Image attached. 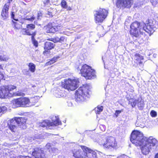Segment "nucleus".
Returning a JSON list of instances; mask_svg holds the SVG:
<instances>
[{"instance_id": "1", "label": "nucleus", "mask_w": 158, "mask_h": 158, "mask_svg": "<svg viewBox=\"0 0 158 158\" xmlns=\"http://www.w3.org/2000/svg\"><path fill=\"white\" fill-rule=\"evenodd\" d=\"M131 141L136 146H141L142 153L144 155L148 154L150 150L154 148L157 142L155 138L150 137L148 139L143 136V133L138 131H133L131 135Z\"/></svg>"}, {"instance_id": "2", "label": "nucleus", "mask_w": 158, "mask_h": 158, "mask_svg": "<svg viewBox=\"0 0 158 158\" xmlns=\"http://www.w3.org/2000/svg\"><path fill=\"white\" fill-rule=\"evenodd\" d=\"M149 20L147 21L146 23H141L136 21L133 23L130 27L131 35L136 37L140 35H146L145 32L148 33L150 35L154 31L153 26L150 24Z\"/></svg>"}, {"instance_id": "3", "label": "nucleus", "mask_w": 158, "mask_h": 158, "mask_svg": "<svg viewBox=\"0 0 158 158\" xmlns=\"http://www.w3.org/2000/svg\"><path fill=\"white\" fill-rule=\"evenodd\" d=\"M16 88V86L11 85L1 87L0 88V98H6L14 96H23L24 94L22 92H10Z\"/></svg>"}, {"instance_id": "4", "label": "nucleus", "mask_w": 158, "mask_h": 158, "mask_svg": "<svg viewBox=\"0 0 158 158\" xmlns=\"http://www.w3.org/2000/svg\"><path fill=\"white\" fill-rule=\"evenodd\" d=\"M34 98H32L31 100L27 98H20L12 101V106L13 108L19 107H27L35 105L34 103L31 102L34 101Z\"/></svg>"}, {"instance_id": "5", "label": "nucleus", "mask_w": 158, "mask_h": 158, "mask_svg": "<svg viewBox=\"0 0 158 158\" xmlns=\"http://www.w3.org/2000/svg\"><path fill=\"white\" fill-rule=\"evenodd\" d=\"M80 72L81 75L86 79H94L96 76L94 70L86 64L82 66Z\"/></svg>"}, {"instance_id": "6", "label": "nucleus", "mask_w": 158, "mask_h": 158, "mask_svg": "<svg viewBox=\"0 0 158 158\" xmlns=\"http://www.w3.org/2000/svg\"><path fill=\"white\" fill-rule=\"evenodd\" d=\"M26 121L27 119L25 117H15L8 123L9 128L12 131L15 132L18 125H25Z\"/></svg>"}, {"instance_id": "7", "label": "nucleus", "mask_w": 158, "mask_h": 158, "mask_svg": "<svg viewBox=\"0 0 158 158\" xmlns=\"http://www.w3.org/2000/svg\"><path fill=\"white\" fill-rule=\"evenodd\" d=\"M99 143L104 148L108 149H114L117 146L115 139L112 136H109L106 138L103 143L99 142Z\"/></svg>"}, {"instance_id": "8", "label": "nucleus", "mask_w": 158, "mask_h": 158, "mask_svg": "<svg viewBox=\"0 0 158 158\" xmlns=\"http://www.w3.org/2000/svg\"><path fill=\"white\" fill-rule=\"evenodd\" d=\"M81 147L82 150L81 151L80 158H97L96 153L94 151L83 146Z\"/></svg>"}, {"instance_id": "9", "label": "nucleus", "mask_w": 158, "mask_h": 158, "mask_svg": "<svg viewBox=\"0 0 158 158\" xmlns=\"http://www.w3.org/2000/svg\"><path fill=\"white\" fill-rule=\"evenodd\" d=\"M78 81L77 79H66L64 83L62 84V87L69 90H74L78 87L79 82Z\"/></svg>"}, {"instance_id": "10", "label": "nucleus", "mask_w": 158, "mask_h": 158, "mask_svg": "<svg viewBox=\"0 0 158 158\" xmlns=\"http://www.w3.org/2000/svg\"><path fill=\"white\" fill-rule=\"evenodd\" d=\"M107 14V11L104 9L100 8L99 10L94 11L96 22H102L106 18Z\"/></svg>"}, {"instance_id": "11", "label": "nucleus", "mask_w": 158, "mask_h": 158, "mask_svg": "<svg viewBox=\"0 0 158 158\" xmlns=\"http://www.w3.org/2000/svg\"><path fill=\"white\" fill-rule=\"evenodd\" d=\"M89 86L83 85L80 87V101L84 102L89 97Z\"/></svg>"}, {"instance_id": "12", "label": "nucleus", "mask_w": 158, "mask_h": 158, "mask_svg": "<svg viewBox=\"0 0 158 158\" xmlns=\"http://www.w3.org/2000/svg\"><path fill=\"white\" fill-rule=\"evenodd\" d=\"M52 122H50L48 120H45L40 124V126L44 127L51 126H57L61 124V122L56 116L53 117Z\"/></svg>"}, {"instance_id": "13", "label": "nucleus", "mask_w": 158, "mask_h": 158, "mask_svg": "<svg viewBox=\"0 0 158 158\" xmlns=\"http://www.w3.org/2000/svg\"><path fill=\"white\" fill-rule=\"evenodd\" d=\"M133 3V0H117L116 4L118 8H127L131 7Z\"/></svg>"}, {"instance_id": "14", "label": "nucleus", "mask_w": 158, "mask_h": 158, "mask_svg": "<svg viewBox=\"0 0 158 158\" xmlns=\"http://www.w3.org/2000/svg\"><path fill=\"white\" fill-rule=\"evenodd\" d=\"M32 155L35 158H42L45 156V157H48L45 155L41 149L39 148L34 149V151L32 152Z\"/></svg>"}, {"instance_id": "15", "label": "nucleus", "mask_w": 158, "mask_h": 158, "mask_svg": "<svg viewBox=\"0 0 158 158\" xmlns=\"http://www.w3.org/2000/svg\"><path fill=\"white\" fill-rule=\"evenodd\" d=\"M60 27L58 26H53L51 23H49L45 26L44 28L48 33H55L58 31Z\"/></svg>"}, {"instance_id": "16", "label": "nucleus", "mask_w": 158, "mask_h": 158, "mask_svg": "<svg viewBox=\"0 0 158 158\" xmlns=\"http://www.w3.org/2000/svg\"><path fill=\"white\" fill-rule=\"evenodd\" d=\"M9 9V4H5L3 6L1 13V15L3 19H5L8 17Z\"/></svg>"}, {"instance_id": "17", "label": "nucleus", "mask_w": 158, "mask_h": 158, "mask_svg": "<svg viewBox=\"0 0 158 158\" xmlns=\"http://www.w3.org/2000/svg\"><path fill=\"white\" fill-rule=\"evenodd\" d=\"M35 25L33 24H28L27 26V29L24 31L23 33V34L24 35H35V33L29 31V29L33 30L35 28Z\"/></svg>"}, {"instance_id": "18", "label": "nucleus", "mask_w": 158, "mask_h": 158, "mask_svg": "<svg viewBox=\"0 0 158 158\" xmlns=\"http://www.w3.org/2000/svg\"><path fill=\"white\" fill-rule=\"evenodd\" d=\"M55 44L53 42H46L45 43L44 47L45 51L44 52V53L45 54L48 52V50H51L54 48Z\"/></svg>"}, {"instance_id": "19", "label": "nucleus", "mask_w": 158, "mask_h": 158, "mask_svg": "<svg viewBox=\"0 0 158 158\" xmlns=\"http://www.w3.org/2000/svg\"><path fill=\"white\" fill-rule=\"evenodd\" d=\"M43 3L41 5V6L43 8H46L50 6V5L49 0H43Z\"/></svg>"}, {"instance_id": "20", "label": "nucleus", "mask_w": 158, "mask_h": 158, "mask_svg": "<svg viewBox=\"0 0 158 158\" xmlns=\"http://www.w3.org/2000/svg\"><path fill=\"white\" fill-rule=\"evenodd\" d=\"M61 7L67 10H70V8L68 7L66 2L64 0H62L61 2Z\"/></svg>"}, {"instance_id": "21", "label": "nucleus", "mask_w": 158, "mask_h": 158, "mask_svg": "<svg viewBox=\"0 0 158 158\" xmlns=\"http://www.w3.org/2000/svg\"><path fill=\"white\" fill-rule=\"evenodd\" d=\"M28 66L29 70L32 73H34L35 71V65L33 63H30L29 64Z\"/></svg>"}, {"instance_id": "22", "label": "nucleus", "mask_w": 158, "mask_h": 158, "mask_svg": "<svg viewBox=\"0 0 158 158\" xmlns=\"http://www.w3.org/2000/svg\"><path fill=\"white\" fill-rule=\"evenodd\" d=\"M132 101H129V104H131V106L133 107H135L136 104L138 103L139 99H132Z\"/></svg>"}, {"instance_id": "23", "label": "nucleus", "mask_w": 158, "mask_h": 158, "mask_svg": "<svg viewBox=\"0 0 158 158\" xmlns=\"http://www.w3.org/2000/svg\"><path fill=\"white\" fill-rule=\"evenodd\" d=\"M103 107L102 106H98L97 108H95V110L96 111V114H99L100 112L102 111Z\"/></svg>"}, {"instance_id": "24", "label": "nucleus", "mask_w": 158, "mask_h": 158, "mask_svg": "<svg viewBox=\"0 0 158 158\" xmlns=\"http://www.w3.org/2000/svg\"><path fill=\"white\" fill-rule=\"evenodd\" d=\"M135 59L137 60H143V56H140L139 54H136L135 56Z\"/></svg>"}, {"instance_id": "25", "label": "nucleus", "mask_w": 158, "mask_h": 158, "mask_svg": "<svg viewBox=\"0 0 158 158\" xmlns=\"http://www.w3.org/2000/svg\"><path fill=\"white\" fill-rule=\"evenodd\" d=\"M73 156L76 158H79V151L78 149H74L73 151Z\"/></svg>"}, {"instance_id": "26", "label": "nucleus", "mask_w": 158, "mask_h": 158, "mask_svg": "<svg viewBox=\"0 0 158 158\" xmlns=\"http://www.w3.org/2000/svg\"><path fill=\"white\" fill-rule=\"evenodd\" d=\"M7 110L6 107L5 106H0V115H2Z\"/></svg>"}, {"instance_id": "27", "label": "nucleus", "mask_w": 158, "mask_h": 158, "mask_svg": "<svg viewBox=\"0 0 158 158\" xmlns=\"http://www.w3.org/2000/svg\"><path fill=\"white\" fill-rule=\"evenodd\" d=\"M34 35H32L31 36V40L32 42V43L35 46V47H37L38 45V43L37 41L35 40V39L34 38Z\"/></svg>"}, {"instance_id": "28", "label": "nucleus", "mask_w": 158, "mask_h": 158, "mask_svg": "<svg viewBox=\"0 0 158 158\" xmlns=\"http://www.w3.org/2000/svg\"><path fill=\"white\" fill-rule=\"evenodd\" d=\"M51 150V153H50L51 154V153H57L58 152V149L54 147L52 148L51 150H49V152H50Z\"/></svg>"}, {"instance_id": "29", "label": "nucleus", "mask_w": 158, "mask_h": 158, "mask_svg": "<svg viewBox=\"0 0 158 158\" xmlns=\"http://www.w3.org/2000/svg\"><path fill=\"white\" fill-rule=\"evenodd\" d=\"M8 59V58L5 56H2L0 55V61H6Z\"/></svg>"}, {"instance_id": "30", "label": "nucleus", "mask_w": 158, "mask_h": 158, "mask_svg": "<svg viewBox=\"0 0 158 158\" xmlns=\"http://www.w3.org/2000/svg\"><path fill=\"white\" fill-rule=\"evenodd\" d=\"M55 62V60H52V59L49 61L47 62L46 63L47 65H50Z\"/></svg>"}, {"instance_id": "31", "label": "nucleus", "mask_w": 158, "mask_h": 158, "mask_svg": "<svg viewBox=\"0 0 158 158\" xmlns=\"http://www.w3.org/2000/svg\"><path fill=\"white\" fill-rule=\"evenodd\" d=\"M65 40H66V37L65 36L63 35L60 38V42L61 43L64 42Z\"/></svg>"}, {"instance_id": "32", "label": "nucleus", "mask_w": 158, "mask_h": 158, "mask_svg": "<svg viewBox=\"0 0 158 158\" xmlns=\"http://www.w3.org/2000/svg\"><path fill=\"white\" fill-rule=\"evenodd\" d=\"M150 114L152 117H155L157 115L156 112L153 110H152L151 111Z\"/></svg>"}, {"instance_id": "33", "label": "nucleus", "mask_w": 158, "mask_h": 158, "mask_svg": "<svg viewBox=\"0 0 158 158\" xmlns=\"http://www.w3.org/2000/svg\"><path fill=\"white\" fill-rule=\"evenodd\" d=\"M53 40L54 42H60V38L58 37H56L53 38Z\"/></svg>"}, {"instance_id": "34", "label": "nucleus", "mask_w": 158, "mask_h": 158, "mask_svg": "<svg viewBox=\"0 0 158 158\" xmlns=\"http://www.w3.org/2000/svg\"><path fill=\"white\" fill-rule=\"evenodd\" d=\"M10 158H31L28 156H18L17 157L12 156L10 157Z\"/></svg>"}, {"instance_id": "35", "label": "nucleus", "mask_w": 158, "mask_h": 158, "mask_svg": "<svg viewBox=\"0 0 158 158\" xmlns=\"http://www.w3.org/2000/svg\"><path fill=\"white\" fill-rule=\"evenodd\" d=\"M79 89H78V90H77L76 91V92L75 94V95L76 96H77V98L76 99V101L77 102H78V96L79 94L78 91V90Z\"/></svg>"}, {"instance_id": "36", "label": "nucleus", "mask_w": 158, "mask_h": 158, "mask_svg": "<svg viewBox=\"0 0 158 158\" xmlns=\"http://www.w3.org/2000/svg\"><path fill=\"white\" fill-rule=\"evenodd\" d=\"M24 20H28L33 21L35 19V17H34L33 16H32L31 17L29 18H27V17H26L25 18H24Z\"/></svg>"}, {"instance_id": "37", "label": "nucleus", "mask_w": 158, "mask_h": 158, "mask_svg": "<svg viewBox=\"0 0 158 158\" xmlns=\"http://www.w3.org/2000/svg\"><path fill=\"white\" fill-rule=\"evenodd\" d=\"M121 112V111L120 110H116L115 112V115L116 117H117L118 115Z\"/></svg>"}, {"instance_id": "38", "label": "nucleus", "mask_w": 158, "mask_h": 158, "mask_svg": "<svg viewBox=\"0 0 158 158\" xmlns=\"http://www.w3.org/2000/svg\"><path fill=\"white\" fill-rule=\"evenodd\" d=\"M138 106L139 107H142L143 106V102H142L141 101L139 102V101L138 104Z\"/></svg>"}, {"instance_id": "39", "label": "nucleus", "mask_w": 158, "mask_h": 158, "mask_svg": "<svg viewBox=\"0 0 158 158\" xmlns=\"http://www.w3.org/2000/svg\"><path fill=\"white\" fill-rule=\"evenodd\" d=\"M150 1L153 5L155 6L157 4V2L156 1H154V0H150Z\"/></svg>"}, {"instance_id": "40", "label": "nucleus", "mask_w": 158, "mask_h": 158, "mask_svg": "<svg viewBox=\"0 0 158 158\" xmlns=\"http://www.w3.org/2000/svg\"><path fill=\"white\" fill-rule=\"evenodd\" d=\"M46 148L49 149L51 147V145L50 143H48L45 146Z\"/></svg>"}, {"instance_id": "41", "label": "nucleus", "mask_w": 158, "mask_h": 158, "mask_svg": "<svg viewBox=\"0 0 158 158\" xmlns=\"http://www.w3.org/2000/svg\"><path fill=\"white\" fill-rule=\"evenodd\" d=\"M59 58V56L54 57L53 58H52V59L55 60V62H56L57 61V60Z\"/></svg>"}, {"instance_id": "42", "label": "nucleus", "mask_w": 158, "mask_h": 158, "mask_svg": "<svg viewBox=\"0 0 158 158\" xmlns=\"http://www.w3.org/2000/svg\"><path fill=\"white\" fill-rule=\"evenodd\" d=\"M11 16L12 18L13 19H14L15 20H16L14 18V17L15 16V14H14V12H12V14H11Z\"/></svg>"}, {"instance_id": "43", "label": "nucleus", "mask_w": 158, "mask_h": 158, "mask_svg": "<svg viewBox=\"0 0 158 158\" xmlns=\"http://www.w3.org/2000/svg\"><path fill=\"white\" fill-rule=\"evenodd\" d=\"M7 144H2H2H0V150L2 148V146H6V145H7Z\"/></svg>"}, {"instance_id": "44", "label": "nucleus", "mask_w": 158, "mask_h": 158, "mask_svg": "<svg viewBox=\"0 0 158 158\" xmlns=\"http://www.w3.org/2000/svg\"><path fill=\"white\" fill-rule=\"evenodd\" d=\"M106 32L105 31H104L103 33L101 34L100 35L101 37H102L105 34Z\"/></svg>"}, {"instance_id": "45", "label": "nucleus", "mask_w": 158, "mask_h": 158, "mask_svg": "<svg viewBox=\"0 0 158 158\" xmlns=\"http://www.w3.org/2000/svg\"><path fill=\"white\" fill-rule=\"evenodd\" d=\"M125 157H127V156L125 155H123V156H121L119 158H125Z\"/></svg>"}, {"instance_id": "46", "label": "nucleus", "mask_w": 158, "mask_h": 158, "mask_svg": "<svg viewBox=\"0 0 158 158\" xmlns=\"http://www.w3.org/2000/svg\"><path fill=\"white\" fill-rule=\"evenodd\" d=\"M98 27L101 30H103V27L102 26H100Z\"/></svg>"}, {"instance_id": "47", "label": "nucleus", "mask_w": 158, "mask_h": 158, "mask_svg": "<svg viewBox=\"0 0 158 158\" xmlns=\"http://www.w3.org/2000/svg\"><path fill=\"white\" fill-rule=\"evenodd\" d=\"M140 61L139 62V65L140 66H141L142 65L143 62L142 61H141V60H140Z\"/></svg>"}, {"instance_id": "48", "label": "nucleus", "mask_w": 158, "mask_h": 158, "mask_svg": "<svg viewBox=\"0 0 158 158\" xmlns=\"http://www.w3.org/2000/svg\"><path fill=\"white\" fill-rule=\"evenodd\" d=\"M12 1V0H8V2L6 4H9V3L11 2Z\"/></svg>"}, {"instance_id": "49", "label": "nucleus", "mask_w": 158, "mask_h": 158, "mask_svg": "<svg viewBox=\"0 0 158 158\" xmlns=\"http://www.w3.org/2000/svg\"><path fill=\"white\" fill-rule=\"evenodd\" d=\"M155 158H158V153L155 155Z\"/></svg>"}, {"instance_id": "50", "label": "nucleus", "mask_w": 158, "mask_h": 158, "mask_svg": "<svg viewBox=\"0 0 158 158\" xmlns=\"http://www.w3.org/2000/svg\"><path fill=\"white\" fill-rule=\"evenodd\" d=\"M3 69L1 65L0 64V69Z\"/></svg>"}, {"instance_id": "51", "label": "nucleus", "mask_w": 158, "mask_h": 158, "mask_svg": "<svg viewBox=\"0 0 158 158\" xmlns=\"http://www.w3.org/2000/svg\"><path fill=\"white\" fill-rule=\"evenodd\" d=\"M103 127V125H101L100 126V128H101V127Z\"/></svg>"}, {"instance_id": "52", "label": "nucleus", "mask_w": 158, "mask_h": 158, "mask_svg": "<svg viewBox=\"0 0 158 158\" xmlns=\"http://www.w3.org/2000/svg\"><path fill=\"white\" fill-rule=\"evenodd\" d=\"M153 56L154 57H155L156 56V54H154Z\"/></svg>"}]
</instances>
